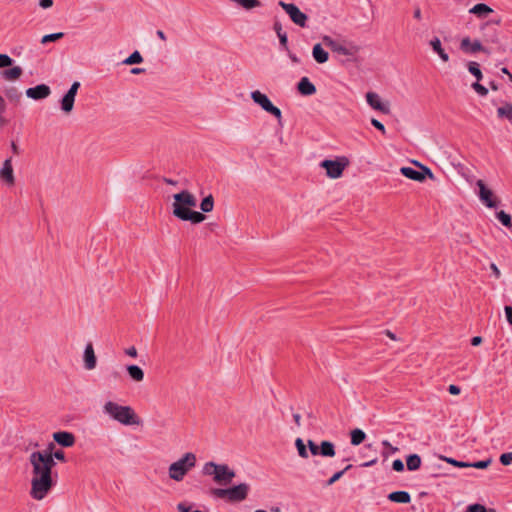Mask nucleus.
<instances>
[{
	"label": "nucleus",
	"instance_id": "f257e3e1",
	"mask_svg": "<svg viewBox=\"0 0 512 512\" xmlns=\"http://www.w3.org/2000/svg\"><path fill=\"white\" fill-rule=\"evenodd\" d=\"M54 459L65 462V453L62 450H57L54 453L34 451L30 454L29 463L32 470L29 495L33 500L45 499L53 489L55 481L52 478V469L56 464Z\"/></svg>",
	"mask_w": 512,
	"mask_h": 512
},
{
	"label": "nucleus",
	"instance_id": "f03ea898",
	"mask_svg": "<svg viewBox=\"0 0 512 512\" xmlns=\"http://www.w3.org/2000/svg\"><path fill=\"white\" fill-rule=\"evenodd\" d=\"M174 202L173 215L183 221L192 223H201L205 220V215L201 212L193 211L190 208L197 205L196 197L187 190H183L173 196Z\"/></svg>",
	"mask_w": 512,
	"mask_h": 512
},
{
	"label": "nucleus",
	"instance_id": "7ed1b4c3",
	"mask_svg": "<svg viewBox=\"0 0 512 512\" xmlns=\"http://www.w3.org/2000/svg\"><path fill=\"white\" fill-rule=\"evenodd\" d=\"M103 412L111 419L125 426H138L142 423L134 409L128 405H120L113 401H107L103 405Z\"/></svg>",
	"mask_w": 512,
	"mask_h": 512
},
{
	"label": "nucleus",
	"instance_id": "20e7f679",
	"mask_svg": "<svg viewBox=\"0 0 512 512\" xmlns=\"http://www.w3.org/2000/svg\"><path fill=\"white\" fill-rule=\"evenodd\" d=\"M202 473L205 476H211L213 481L220 486L229 485L236 476L235 471L227 464H218L213 461L204 464Z\"/></svg>",
	"mask_w": 512,
	"mask_h": 512
},
{
	"label": "nucleus",
	"instance_id": "39448f33",
	"mask_svg": "<svg viewBox=\"0 0 512 512\" xmlns=\"http://www.w3.org/2000/svg\"><path fill=\"white\" fill-rule=\"evenodd\" d=\"M250 487L247 483H240L229 488H213L210 494L218 499L225 500L229 503H237L244 501L249 493Z\"/></svg>",
	"mask_w": 512,
	"mask_h": 512
},
{
	"label": "nucleus",
	"instance_id": "423d86ee",
	"mask_svg": "<svg viewBox=\"0 0 512 512\" xmlns=\"http://www.w3.org/2000/svg\"><path fill=\"white\" fill-rule=\"evenodd\" d=\"M197 458L192 452L185 453L177 461L170 464L168 468V475L170 479L180 482L184 479L187 473L196 466Z\"/></svg>",
	"mask_w": 512,
	"mask_h": 512
},
{
	"label": "nucleus",
	"instance_id": "0eeeda50",
	"mask_svg": "<svg viewBox=\"0 0 512 512\" xmlns=\"http://www.w3.org/2000/svg\"><path fill=\"white\" fill-rule=\"evenodd\" d=\"M250 96H251V99L254 101V103L259 105L265 112L270 113L271 115L276 117L278 120V124L280 126H283V124L281 122V118H282L281 110L278 107H276L275 105H273V103L270 101V99L268 98V96L266 94L262 93L259 90H255V91L251 92Z\"/></svg>",
	"mask_w": 512,
	"mask_h": 512
},
{
	"label": "nucleus",
	"instance_id": "6e6552de",
	"mask_svg": "<svg viewBox=\"0 0 512 512\" xmlns=\"http://www.w3.org/2000/svg\"><path fill=\"white\" fill-rule=\"evenodd\" d=\"M322 41H323L324 45H326L328 48H330L333 52L341 54V55L353 57L360 51L359 46H357L353 43L343 45L328 35H324L322 37Z\"/></svg>",
	"mask_w": 512,
	"mask_h": 512
},
{
	"label": "nucleus",
	"instance_id": "1a4fd4ad",
	"mask_svg": "<svg viewBox=\"0 0 512 512\" xmlns=\"http://www.w3.org/2000/svg\"><path fill=\"white\" fill-rule=\"evenodd\" d=\"M349 161L346 157H340L337 160H323L320 167L326 170V175L331 179H337L342 176L344 169L348 166Z\"/></svg>",
	"mask_w": 512,
	"mask_h": 512
},
{
	"label": "nucleus",
	"instance_id": "9d476101",
	"mask_svg": "<svg viewBox=\"0 0 512 512\" xmlns=\"http://www.w3.org/2000/svg\"><path fill=\"white\" fill-rule=\"evenodd\" d=\"M278 5L289 15L293 23L302 28L307 26L308 16L302 12L297 5L284 1H279Z\"/></svg>",
	"mask_w": 512,
	"mask_h": 512
},
{
	"label": "nucleus",
	"instance_id": "9b49d317",
	"mask_svg": "<svg viewBox=\"0 0 512 512\" xmlns=\"http://www.w3.org/2000/svg\"><path fill=\"white\" fill-rule=\"evenodd\" d=\"M413 163L415 165L419 166L421 168V171H417L411 167H402L400 169V172L403 176H405L411 180L418 181V182L424 181L426 176H429L430 178L433 177V173L431 172V170L428 167L421 165L417 161H413Z\"/></svg>",
	"mask_w": 512,
	"mask_h": 512
},
{
	"label": "nucleus",
	"instance_id": "f8f14e48",
	"mask_svg": "<svg viewBox=\"0 0 512 512\" xmlns=\"http://www.w3.org/2000/svg\"><path fill=\"white\" fill-rule=\"evenodd\" d=\"M476 185L479 188V198L483 204H485L489 208H495L498 206V201L496 200L492 190H490L484 183L483 180H478Z\"/></svg>",
	"mask_w": 512,
	"mask_h": 512
},
{
	"label": "nucleus",
	"instance_id": "ddd939ff",
	"mask_svg": "<svg viewBox=\"0 0 512 512\" xmlns=\"http://www.w3.org/2000/svg\"><path fill=\"white\" fill-rule=\"evenodd\" d=\"M0 180L8 186H13L15 184V176L11 157L5 159L3 162V165L0 169Z\"/></svg>",
	"mask_w": 512,
	"mask_h": 512
},
{
	"label": "nucleus",
	"instance_id": "4468645a",
	"mask_svg": "<svg viewBox=\"0 0 512 512\" xmlns=\"http://www.w3.org/2000/svg\"><path fill=\"white\" fill-rule=\"evenodd\" d=\"M26 96L33 100H42L51 94V89L46 84H39L26 90Z\"/></svg>",
	"mask_w": 512,
	"mask_h": 512
},
{
	"label": "nucleus",
	"instance_id": "2eb2a0df",
	"mask_svg": "<svg viewBox=\"0 0 512 512\" xmlns=\"http://www.w3.org/2000/svg\"><path fill=\"white\" fill-rule=\"evenodd\" d=\"M367 103L375 110L383 113L389 112V103L382 101L381 97L375 92H368L366 94Z\"/></svg>",
	"mask_w": 512,
	"mask_h": 512
},
{
	"label": "nucleus",
	"instance_id": "dca6fc26",
	"mask_svg": "<svg viewBox=\"0 0 512 512\" xmlns=\"http://www.w3.org/2000/svg\"><path fill=\"white\" fill-rule=\"evenodd\" d=\"M460 49L465 53H476L479 51H483L485 53H489L481 44L479 40H474L473 42L469 37H465L461 40Z\"/></svg>",
	"mask_w": 512,
	"mask_h": 512
},
{
	"label": "nucleus",
	"instance_id": "f3484780",
	"mask_svg": "<svg viewBox=\"0 0 512 512\" xmlns=\"http://www.w3.org/2000/svg\"><path fill=\"white\" fill-rule=\"evenodd\" d=\"M53 440L62 447H72L76 438L73 433L67 431H58L53 433Z\"/></svg>",
	"mask_w": 512,
	"mask_h": 512
},
{
	"label": "nucleus",
	"instance_id": "a211bd4d",
	"mask_svg": "<svg viewBox=\"0 0 512 512\" xmlns=\"http://www.w3.org/2000/svg\"><path fill=\"white\" fill-rule=\"evenodd\" d=\"M481 31L483 32V37L486 42H490V43H498L499 42L498 31L494 26H492V22H485L481 26Z\"/></svg>",
	"mask_w": 512,
	"mask_h": 512
},
{
	"label": "nucleus",
	"instance_id": "6ab92c4d",
	"mask_svg": "<svg viewBox=\"0 0 512 512\" xmlns=\"http://www.w3.org/2000/svg\"><path fill=\"white\" fill-rule=\"evenodd\" d=\"M83 360L85 369L93 370L96 367L97 358L95 356L94 348L91 343H88L85 347Z\"/></svg>",
	"mask_w": 512,
	"mask_h": 512
},
{
	"label": "nucleus",
	"instance_id": "aec40b11",
	"mask_svg": "<svg viewBox=\"0 0 512 512\" xmlns=\"http://www.w3.org/2000/svg\"><path fill=\"white\" fill-rule=\"evenodd\" d=\"M298 92L303 96H311L316 93L315 85L308 77H302L297 84Z\"/></svg>",
	"mask_w": 512,
	"mask_h": 512
},
{
	"label": "nucleus",
	"instance_id": "412c9836",
	"mask_svg": "<svg viewBox=\"0 0 512 512\" xmlns=\"http://www.w3.org/2000/svg\"><path fill=\"white\" fill-rule=\"evenodd\" d=\"M312 56H313L314 60L319 64H323V63L327 62L329 59L328 52L326 50H324V48L322 47V45L320 43H317L313 46Z\"/></svg>",
	"mask_w": 512,
	"mask_h": 512
},
{
	"label": "nucleus",
	"instance_id": "4be33fe9",
	"mask_svg": "<svg viewBox=\"0 0 512 512\" xmlns=\"http://www.w3.org/2000/svg\"><path fill=\"white\" fill-rule=\"evenodd\" d=\"M126 371L128 373V376L130 377V379L133 380L134 382L139 383L144 380V377H145L144 371L138 365H134V364L128 365L126 367Z\"/></svg>",
	"mask_w": 512,
	"mask_h": 512
},
{
	"label": "nucleus",
	"instance_id": "5701e85b",
	"mask_svg": "<svg viewBox=\"0 0 512 512\" xmlns=\"http://www.w3.org/2000/svg\"><path fill=\"white\" fill-rule=\"evenodd\" d=\"M23 74V69L20 66H13L9 69H5L1 72V76L3 79L7 81H14L21 77Z\"/></svg>",
	"mask_w": 512,
	"mask_h": 512
},
{
	"label": "nucleus",
	"instance_id": "b1692460",
	"mask_svg": "<svg viewBox=\"0 0 512 512\" xmlns=\"http://www.w3.org/2000/svg\"><path fill=\"white\" fill-rule=\"evenodd\" d=\"M492 12L493 9L485 3H478L469 10V13L476 15L478 18H485Z\"/></svg>",
	"mask_w": 512,
	"mask_h": 512
},
{
	"label": "nucleus",
	"instance_id": "393cba45",
	"mask_svg": "<svg viewBox=\"0 0 512 512\" xmlns=\"http://www.w3.org/2000/svg\"><path fill=\"white\" fill-rule=\"evenodd\" d=\"M388 499L392 502L407 504L411 501V496L406 491H394L388 495Z\"/></svg>",
	"mask_w": 512,
	"mask_h": 512
},
{
	"label": "nucleus",
	"instance_id": "a878e982",
	"mask_svg": "<svg viewBox=\"0 0 512 512\" xmlns=\"http://www.w3.org/2000/svg\"><path fill=\"white\" fill-rule=\"evenodd\" d=\"M430 46H431L432 50L438 54V56L442 59V61H444V62L449 61V55L442 48L441 41L438 37H434L433 39H431Z\"/></svg>",
	"mask_w": 512,
	"mask_h": 512
},
{
	"label": "nucleus",
	"instance_id": "bb28decb",
	"mask_svg": "<svg viewBox=\"0 0 512 512\" xmlns=\"http://www.w3.org/2000/svg\"><path fill=\"white\" fill-rule=\"evenodd\" d=\"M273 29L279 38L280 46L283 49L288 50V36L287 33L283 31L281 23L279 21H275Z\"/></svg>",
	"mask_w": 512,
	"mask_h": 512
},
{
	"label": "nucleus",
	"instance_id": "cd10ccee",
	"mask_svg": "<svg viewBox=\"0 0 512 512\" xmlns=\"http://www.w3.org/2000/svg\"><path fill=\"white\" fill-rule=\"evenodd\" d=\"M336 454L335 445L327 440L320 443L319 455L323 457H334Z\"/></svg>",
	"mask_w": 512,
	"mask_h": 512
},
{
	"label": "nucleus",
	"instance_id": "c85d7f7f",
	"mask_svg": "<svg viewBox=\"0 0 512 512\" xmlns=\"http://www.w3.org/2000/svg\"><path fill=\"white\" fill-rule=\"evenodd\" d=\"M4 95L9 101L17 103L21 99L22 93L15 86H8L4 89Z\"/></svg>",
	"mask_w": 512,
	"mask_h": 512
},
{
	"label": "nucleus",
	"instance_id": "c756f323",
	"mask_svg": "<svg viewBox=\"0 0 512 512\" xmlns=\"http://www.w3.org/2000/svg\"><path fill=\"white\" fill-rule=\"evenodd\" d=\"M75 96L66 92V94L61 99V109L65 113H69L72 111L74 107Z\"/></svg>",
	"mask_w": 512,
	"mask_h": 512
},
{
	"label": "nucleus",
	"instance_id": "7c9ffc66",
	"mask_svg": "<svg viewBox=\"0 0 512 512\" xmlns=\"http://www.w3.org/2000/svg\"><path fill=\"white\" fill-rule=\"evenodd\" d=\"M421 457L418 454H411L406 459V466L409 471H415L421 466Z\"/></svg>",
	"mask_w": 512,
	"mask_h": 512
},
{
	"label": "nucleus",
	"instance_id": "2f4dec72",
	"mask_svg": "<svg viewBox=\"0 0 512 512\" xmlns=\"http://www.w3.org/2000/svg\"><path fill=\"white\" fill-rule=\"evenodd\" d=\"M468 71L476 78V82L482 80L483 74L480 65L475 61H470L467 64Z\"/></svg>",
	"mask_w": 512,
	"mask_h": 512
},
{
	"label": "nucleus",
	"instance_id": "473e14b6",
	"mask_svg": "<svg viewBox=\"0 0 512 512\" xmlns=\"http://www.w3.org/2000/svg\"><path fill=\"white\" fill-rule=\"evenodd\" d=\"M366 438V434L361 429H354L351 432V444L360 445Z\"/></svg>",
	"mask_w": 512,
	"mask_h": 512
},
{
	"label": "nucleus",
	"instance_id": "72a5a7b5",
	"mask_svg": "<svg viewBox=\"0 0 512 512\" xmlns=\"http://www.w3.org/2000/svg\"><path fill=\"white\" fill-rule=\"evenodd\" d=\"M214 208V198L213 196L210 194L208 195L207 197H205L202 201H201V204H200V209L204 212V213H208V212H211Z\"/></svg>",
	"mask_w": 512,
	"mask_h": 512
},
{
	"label": "nucleus",
	"instance_id": "f704fd0d",
	"mask_svg": "<svg viewBox=\"0 0 512 512\" xmlns=\"http://www.w3.org/2000/svg\"><path fill=\"white\" fill-rule=\"evenodd\" d=\"M143 61V57L140 54L139 51H134L131 53L125 60H123V64L125 65H133V64H139Z\"/></svg>",
	"mask_w": 512,
	"mask_h": 512
},
{
	"label": "nucleus",
	"instance_id": "c9c22d12",
	"mask_svg": "<svg viewBox=\"0 0 512 512\" xmlns=\"http://www.w3.org/2000/svg\"><path fill=\"white\" fill-rule=\"evenodd\" d=\"M499 117H506L512 121V104L506 103L497 109Z\"/></svg>",
	"mask_w": 512,
	"mask_h": 512
},
{
	"label": "nucleus",
	"instance_id": "e433bc0d",
	"mask_svg": "<svg viewBox=\"0 0 512 512\" xmlns=\"http://www.w3.org/2000/svg\"><path fill=\"white\" fill-rule=\"evenodd\" d=\"M497 219L507 228H512V218L505 211L501 210L496 213Z\"/></svg>",
	"mask_w": 512,
	"mask_h": 512
},
{
	"label": "nucleus",
	"instance_id": "4c0bfd02",
	"mask_svg": "<svg viewBox=\"0 0 512 512\" xmlns=\"http://www.w3.org/2000/svg\"><path fill=\"white\" fill-rule=\"evenodd\" d=\"M295 446L297 448V451H298V455L303 458V459H307L309 457V454H308V451H307V448H306V445L304 443V441L301 439V438H297L295 440Z\"/></svg>",
	"mask_w": 512,
	"mask_h": 512
},
{
	"label": "nucleus",
	"instance_id": "58836bf2",
	"mask_svg": "<svg viewBox=\"0 0 512 512\" xmlns=\"http://www.w3.org/2000/svg\"><path fill=\"white\" fill-rule=\"evenodd\" d=\"M352 468V465H347L343 470H340L333 474V476L326 482V486H331L338 481L348 470Z\"/></svg>",
	"mask_w": 512,
	"mask_h": 512
},
{
	"label": "nucleus",
	"instance_id": "ea45409f",
	"mask_svg": "<svg viewBox=\"0 0 512 512\" xmlns=\"http://www.w3.org/2000/svg\"><path fill=\"white\" fill-rule=\"evenodd\" d=\"M64 37V33L63 32H57V33H52V34H47V35H44L41 39V43L42 44H47L49 42H54V41H57L61 38Z\"/></svg>",
	"mask_w": 512,
	"mask_h": 512
},
{
	"label": "nucleus",
	"instance_id": "a19ab883",
	"mask_svg": "<svg viewBox=\"0 0 512 512\" xmlns=\"http://www.w3.org/2000/svg\"><path fill=\"white\" fill-rule=\"evenodd\" d=\"M14 60L7 54L0 53V68L11 67Z\"/></svg>",
	"mask_w": 512,
	"mask_h": 512
},
{
	"label": "nucleus",
	"instance_id": "79ce46f5",
	"mask_svg": "<svg viewBox=\"0 0 512 512\" xmlns=\"http://www.w3.org/2000/svg\"><path fill=\"white\" fill-rule=\"evenodd\" d=\"M443 459L447 463H449V464H451L453 466L459 467V468H468V467H470V463H468V462L458 461L456 459L448 458V457H444Z\"/></svg>",
	"mask_w": 512,
	"mask_h": 512
},
{
	"label": "nucleus",
	"instance_id": "37998d69",
	"mask_svg": "<svg viewBox=\"0 0 512 512\" xmlns=\"http://www.w3.org/2000/svg\"><path fill=\"white\" fill-rule=\"evenodd\" d=\"M492 462L491 458H488L486 460L477 461L470 463V467L476 468V469H486Z\"/></svg>",
	"mask_w": 512,
	"mask_h": 512
},
{
	"label": "nucleus",
	"instance_id": "c03bdc74",
	"mask_svg": "<svg viewBox=\"0 0 512 512\" xmlns=\"http://www.w3.org/2000/svg\"><path fill=\"white\" fill-rule=\"evenodd\" d=\"M465 512H488V511L484 505L475 503V504L469 505Z\"/></svg>",
	"mask_w": 512,
	"mask_h": 512
},
{
	"label": "nucleus",
	"instance_id": "a18cd8bd",
	"mask_svg": "<svg viewBox=\"0 0 512 512\" xmlns=\"http://www.w3.org/2000/svg\"><path fill=\"white\" fill-rule=\"evenodd\" d=\"M478 82H474L472 84V88L480 95V96H486L488 94V89L483 86L482 84Z\"/></svg>",
	"mask_w": 512,
	"mask_h": 512
},
{
	"label": "nucleus",
	"instance_id": "49530a36",
	"mask_svg": "<svg viewBox=\"0 0 512 512\" xmlns=\"http://www.w3.org/2000/svg\"><path fill=\"white\" fill-rule=\"evenodd\" d=\"M307 446L309 448L311 455H313V456L319 455L320 445H317L313 440L309 439L307 441Z\"/></svg>",
	"mask_w": 512,
	"mask_h": 512
},
{
	"label": "nucleus",
	"instance_id": "de8ad7c7",
	"mask_svg": "<svg viewBox=\"0 0 512 512\" xmlns=\"http://www.w3.org/2000/svg\"><path fill=\"white\" fill-rule=\"evenodd\" d=\"M382 445H383L384 447H386V448H388V449H389V451H388V452H385V451H384V452L382 453V454H383V456H384L385 458H387V457L389 456V454H390V453H392V454H393V453H396V452L398 451V448H397V447L392 446V445H391V443H390L388 440H384V441H382Z\"/></svg>",
	"mask_w": 512,
	"mask_h": 512
},
{
	"label": "nucleus",
	"instance_id": "09e8293b",
	"mask_svg": "<svg viewBox=\"0 0 512 512\" xmlns=\"http://www.w3.org/2000/svg\"><path fill=\"white\" fill-rule=\"evenodd\" d=\"M500 462L504 466L510 465L512 463V452L503 453L500 456Z\"/></svg>",
	"mask_w": 512,
	"mask_h": 512
},
{
	"label": "nucleus",
	"instance_id": "8fccbe9b",
	"mask_svg": "<svg viewBox=\"0 0 512 512\" xmlns=\"http://www.w3.org/2000/svg\"><path fill=\"white\" fill-rule=\"evenodd\" d=\"M392 468L396 472H402L404 470V463L402 462L401 459H396L392 463Z\"/></svg>",
	"mask_w": 512,
	"mask_h": 512
},
{
	"label": "nucleus",
	"instance_id": "3c124183",
	"mask_svg": "<svg viewBox=\"0 0 512 512\" xmlns=\"http://www.w3.org/2000/svg\"><path fill=\"white\" fill-rule=\"evenodd\" d=\"M80 87V82L78 81H75L72 83L71 87L69 88V90L67 91V93L73 95L76 97V94H77V91Z\"/></svg>",
	"mask_w": 512,
	"mask_h": 512
},
{
	"label": "nucleus",
	"instance_id": "603ef678",
	"mask_svg": "<svg viewBox=\"0 0 512 512\" xmlns=\"http://www.w3.org/2000/svg\"><path fill=\"white\" fill-rule=\"evenodd\" d=\"M504 312L508 323L512 326V306H505Z\"/></svg>",
	"mask_w": 512,
	"mask_h": 512
},
{
	"label": "nucleus",
	"instance_id": "864d4df0",
	"mask_svg": "<svg viewBox=\"0 0 512 512\" xmlns=\"http://www.w3.org/2000/svg\"><path fill=\"white\" fill-rule=\"evenodd\" d=\"M490 269L495 279H499L501 277V272L495 263L490 264Z\"/></svg>",
	"mask_w": 512,
	"mask_h": 512
},
{
	"label": "nucleus",
	"instance_id": "5fc2aeb1",
	"mask_svg": "<svg viewBox=\"0 0 512 512\" xmlns=\"http://www.w3.org/2000/svg\"><path fill=\"white\" fill-rule=\"evenodd\" d=\"M126 355L136 358L138 355L137 349L134 346H131L125 350Z\"/></svg>",
	"mask_w": 512,
	"mask_h": 512
},
{
	"label": "nucleus",
	"instance_id": "6e6d98bb",
	"mask_svg": "<svg viewBox=\"0 0 512 512\" xmlns=\"http://www.w3.org/2000/svg\"><path fill=\"white\" fill-rule=\"evenodd\" d=\"M53 0H39V6L43 9H48L52 7Z\"/></svg>",
	"mask_w": 512,
	"mask_h": 512
},
{
	"label": "nucleus",
	"instance_id": "4d7b16f0",
	"mask_svg": "<svg viewBox=\"0 0 512 512\" xmlns=\"http://www.w3.org/2000/svg\"><path fill=\"white\" fill-rule=\"evenodd\" d=\"M448 391L452 395H458L461 390H460V387H458L457 385L451 384L448 387Z\"/></svg>",
	"mask_w": 512,
	"mask_h": 512
},
{
	"label": "nucleus",
	"instance_id": "13d9d810",
	"mask_svg": "<svg viewBox=\"0 0 512 512\" xmlns=\"http://www.w3.org/2000/svg\"><path fill=\"white\" fill-rule=\"evenodd\" d=\"M177 509L179 512H191V507L187 506L185 503H179Z\"/></svg>",
	"mask_w": 512,
	"mask_h": 512
},
{
	"label": "nucleus",
	"instance_id": "bf43d9fd",
	"mask_svg": "<svg viewBox=\"0 0 512 512\" xmlns=\"http://www.w3.org/2000/svg\"><path fill=\"white\" fill-rule=\"evenodd\" d=\"M413 17H414L416 20H421V18H422V13H421V9H420V7H416V8L414 9Z\"/></svg>",
	"mask_w": 512,
	"mask_h": 512
},
{
	"label": "nucleus",
	"instance_id": "052dcab7",
	"mask_svg": "<svg viewBox=\"0 0 512 512\" xmlns=\"http://www.w3.org/2000/svg\"><path fill=\"white\" fill-rule=\"evenodd\" d=\"M481 343H482V337H480V336H475V337H473V338L471 339V344H472L473 346H478V345H480Z\"/></svg>",
	"mask_w": 512,
	"mask_h": 512
},
{
	"label": "nucleus",
	"instance_id": "680f3d73",
	"mask_svg": "<svg viewBox=\"0 0 512 512\" xmlns=\"http://www.w3.org/2000/svg\"><path fill=\"white\" fill-rule=\"evenodd\" d=\"M11 149L14 155H18L20 153V149L15 141L11 142Z\"/></svg>",
	"mask_w": 512,
	"mask_h": 512
},
{
	"label": "nucleus",
	"instance_id": "e2e57ef3",
	"mask_svg": "<svg viewBox=\"0 0 512 512\" xmlns=\"http://www.w3.org/2000/svg\"><path fill=\"white\" fill-rule=\"evenodd\" d=\"M371 123L374 126V128H385L384 125L376 119H371Z\"/></svg>",
	"mask_w": 512,
	"mask_h": 512
},
{
	"label": "nucleus",
	"instance_id": "0e129e2a",
	"mask_svg": "<svg viewBox=\"0 0 512 512\" xmlns=\"http://www.w3.org/2000/svg\"><path fill=\"white\" fill-rule=\"evenodd\" d=\"M293 418H294V421L296 423L297 426H300L301 425V415L296 413L293 415Z\"/></svg>",
	"mask_w": 512,
	"mask_h": 512
},
{
	"label": "nucleus",
	"instance_id": "69168bd1",
	"mask_svg": "<svg viewBox=\"0 0 512 512\" xmlns=\"http://www.w3.org/2000/svg\"><path fill=\"white\" fill-rule=\"evenodd\" d=\"M163 181H164L166 184L173 185V186H175V185H177V184H178V182H177V181H175V180H173V179H170V178H163Z\"/></svg>",
	"mask_w": 512,
	"mask_h": 512
},
{
	"label": "nucleus",
	"instance_id": "338daca9",
	"mask_svg": "<svg viewBox=\"0 0 512 512\" xmlns=\"http://www.w3.org/2000/svg\"><path fill=\"white\" fill-rule=\"evenodd\" d=\"M156 35L163 41H166V35L162 30H157Z\"/></svg>",
	"mask_w": 512,
	"mask_h": 512
},
{
	"label": "nucleus",
	"instance_id": "774afa93",
	"mask_svg": "<svg viewBox=\"0 0 512 512\" xmlns=\"http://www.w3.org/2000/svg\"><path fill=\"white\" fill-rule=\"evenodd\" d=\"M377 463V459H372L362 464L363 467H370Z\"/></svg>",
	"mask_w": 512,
	"mask_h": 512
}]
</instances>
